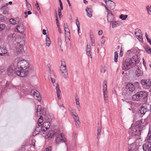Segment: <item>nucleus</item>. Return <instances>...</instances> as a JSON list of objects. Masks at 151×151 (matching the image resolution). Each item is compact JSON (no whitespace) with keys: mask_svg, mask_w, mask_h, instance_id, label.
Instances as JSON below:
<instances>
[{"mask_svg":"<svg viewBox=\"0 0 151 151\" xmlns=\"http://www.w3.org/2000/svg\"><path fill=\"white\" fill-rule=\"evenodd\" d=\"M144 128V126H139L136 125L134 126L132 125L128 131L129 135L133 137L137 136H139L141 134V132Z\"/></svg>","mask_w":151,"mask_h":151,"instance_id":"20e7f679","label":"nucleus"},{"mask_svg":"<svg viewBox=\"0 0 151 151\" xmlns=\"http://www.w3.org/2000/svg\"><path fill=\"white\" fill-rule=\"evenodd\" d=\"M59 106L60 109H61L62 110H63L65 108L63 104H60Z\"/></svg>","mask_w":151,"mask_h":151,"instance_id":"603ef678","label":"nucleus"},{"mask_svg":"<svg viewBox=\"0 0 151 151\" xmlns=\"http://www.w3.org/2000/svg\"><path fill=\"white\" fill-rule=\"evenodd\" d=\"M150 48V47L149 46H145V51L147 52V51L148 50V49H149Z\"/></svg>","mask_w":151,"mask_h":151,"instance_id":"6e6d98bb","label":"nucleus"},{"mask_svg":"<svg viewBox=\"0 0 151 151\" xmlns=\"http://www.w3.org/2000/svg\"><path fill=\"white\" fill-rule=\"evenodd\" d=\"M118 58V53L117 52H114V61L115 62H117V61Z\"/></svg>","mask_w":151,"mask_h":151,"instance_id":"ea45409f","label":"nucleus"},{"mask_svg":"<svg viewBox=\"0 0 151 151\" xmlns=\"http://www.w3.org/2000/svg\"><path fill=\"white\" fill-rule=\"evenodd\" d=\"M24 45V41L23 40L20 42H17V45L16 48V52L17 55L22 54L24 52L23 46Z\"/></svg>","mask_w":151,"mask_h":151,"instance_id":"39448f33","label":"nucleus"},{"mask_svg":"<svg viewBox=\"0 0 151 151\" xmlns=\"http://www.w3.org/2000/svg\"><path fill=\"white\" fill-rule=\"evenodd\" d=\"M42 127L43 128V131H45L50 127V123L49 122H45L42 124Z\"/></svg>","mask_w":151,"mask_h":151,"instance_id":"dca6fc26","label":"nucleus"},{"mask_svg":"<svg viewBox=\"0 0 151 151\" xmlns=\"http://www.w3.org/2000/svg\"><path fill=\"white\" fill-rule=\"evenodd\" d=\"M138 39L140 41H143V39L142 38V34L137 36Z\"/></svg>","mask_w":151,"mask_h":151,"instance_id":"09e8293b","label":"nucleus"},{"mask_svg":"<svg viewBox=\"0 0 151 151\" xmlns=\"http://www.w3.org/2000/svg\"><path fill=\"white\" fill-rule=\"evenodd\" d=\"M105 40H103L101 42V46L102 47L103 46V45L104 43L105 42Z\"/></svg>","mask_w":151,"mask_h":151,"instance_id":"e2e57ef3","label":"nucleus"},{"mask_svg":"<svg viewBox=\"0 0 151 151\" xmlns=\"http://www.w3.org/2000/svg\"><path fill=\"white\" fill-rule=\"evenodd\" d=\"M43 117L42 116L40 117L38 122V124L42 125L41 123L43 121Z\"/></svg>","mask_w":151,"mask_h":151,"instance_id":"37998d69","label":"nucleus"},{"mask_svg":"<svg viewBox=\"0 0 151 151\" xmlns=\"http://www.w3.org/2000/svg\"><path fill=\"white\" fill-rule=\"evenodd\" d=\"M138 63V56L137 55L133 56L132 58L127 59L124 61L122 64V69L127 70L130 68L135 66Z\"/></svg>","mask_w":151,"mask_h":151,"instance_id":"f03ea898","label":"nucleus"},{"mask_svg":"<svg viewBox=\"0 0 151 151\" xmlns=\"http://www.w3.org/2000/svg\"><path fill=\"white\" fill-rule=\"evenodd\" d=\"M55 141L57 144H59L60 142H66V139L65 138H63L62 134H60L57 135Z\"/></svg>","mask_w":151,"mask_h":151,"instance_id":"9b49d317","label":"nucleus"},{"mask_svg":"<svg viewBox=\"0 0 151 151\" xmlns=\"http://www.w3.org/2000/svg\"><path fill=\"white\" fill-rule=\"evenodd\" d=\"M6 27L5 24H0V31L3 30Z\"/></svg>","mask_w":151,"mask_h":151,"instance_id":"c03bdc74","label":"nucleus"},{"mask_svg":"<svg viewBox=\"0 0 151 151\" xmlns=\"http://www.w3.org/2000/svg\"><path fill=\"white\" fill-rule=\"evenodd\" d=\"M16 71V68L14 69L13 67L12 66H9L7 70V73L8 75L11 77L14 74H17L16 73L15 71Z\"/></svg>","mask_w":151,"mask_h":151,"instance_id":"f8f14e48","label":"nucleus"},{"mask_svg":"<svg viewBox=\"0 0 151 151\" xmlns=\"http://www.w3.org/2000/svg\"><path fill=\"white\" fill-rule=\"evenodd\" d=\"M147 40L148 42L151 45V40L149 38H147Z\"/></svg>","mask_w":151,"mask_h":151,"instance_id":"774afa93","label":"nucleus"},{"mask_svg":"<svg viewBox=\"0 0 151 151\" xmlns=\"http://www.w3.org/2000/svg\"><path fill=\"white\" fill-rule=\"evenodd\" d=\"M114 19V16L113 14L107 16V20L108 22H111L112 21H113Z\"/></svg>","mask_w":151,"mask_h":151,"instance_id":"7c9ffc66","label":"nucleus"},{"mask_svg":"<svg viewBox=\"0 0 151 151\" xmlns=\"http://www.w3.org/2000/svg\"><path fill=\"white\" fill-rule=\"evenodd\" d=\"M43 128L42 126L37 124L36 125L34 131L33 132L32 136H35L37 134H38L41 131H43Z\"/></svg>","mask_w":151,"mask_h":151,"instance_id":"1a4fd4ad","label":"nucleus"},{"mask_svg":"<svg viewBox=\"0 0 151 151\" xmlns=\"http://www.w3.org/2000/svg\"><path fill=\"white\" fill-rule=\"evenodd\" d=\"M64 29L68 28V26L67 23H64Z\"/></svg>","mask_w":151,"mask_h":151,"instance_id":"680f3d73","label":"nucleus"},{"mask_svg":"<svg viewBox=\"0 0 151 151\" xmlns=\"http://www.w3.org/2000/svg\"><path fill=\"white\" fill-rule=\"evenodd\" d=\"M3 9L4 11H3V13L4 14H7L8 13V9L7 8L6 6H3L1 9Z\"/></svg>","mask_w":151,"mask_h":151,"instance_id":"72a5a7b5","label":"nucleus"},{"mask_svg":"<svg viewBox=\"0 0 151 151\" xmlns=\"http://www.w3.org/2000/svg\"><path fill=\"white\" fill-rule=\"evenodd\" d=\"M35 140H33L32 141V143L30 144L29 145L31 147H34L35 146Z\"/></svg>","mask_w":151,"mask_h":151,"instance_id":"8fccbe9b","label":"nucleus"},{"mask_svg":"<svg viewBox=\"0 0 151 151\" xmlns=\"http://www.w3.org/2000/svg\"><path fill=\"white\" fill-rule=\"evenodd\" d=\"M55 89L58 98V99H61V98L60 96V94L61 93V91L60 89L59 85L58 83H56V86Z\"/></svg>","mask_w":151,"mask_h":151,"instance_id":"b1692460","label":"nucleus"},{"mask_svg":"<svg viewBox=\"0 0 151 151\" xmlns=\"http://www.w3.org/2000/svg\"><path fill=\"white\" fill-rule=\"evenodd\" d=\"M60 70L62 73L63 74V76L66 78L68 77V73L67 70L66 69V65L64 61H62L60 67Z\"/></svg>","mask_w":151,"mask_h":151,"instance_id":"423d86ee","label":"nucleus"},{"mask_svg":"<svg viewBox=\"0 0 151 151\" xmlns=\"http://www.w3.org/2000/svg\"><path fill=\"white\" fill-rule=\"evenodd\" d=\"M107 92H105V93H103L104 101L106 102H108V96L107 95Z\"/></svg>","mask_w":151,"mask_h":151,"instance_id":"79ce46f5","label":"nucleus"},{"mask_svg":"<svg viewBox=\"0 0 151 151\" xmlns=\"http://www.w3.org/2000/svg\"><path fill=\"white\" fill-rule=\"evenodd\" d=\"M73 118L75 122V125L76 127L77 128H79L80 127V123L78 116L76 115L74 116H73Z\"/></svg>","mask_w":151,"mask_h":151,"instance_id":"f3484780","label":"nucleus"},{"mask_svg":"<svg viewBox=\"0 0 151 151\" xmlns=\"http://www.w3.org/2000/svg\"><path fill=\"white\" fill-rule=\"evenodd\" d=\"M47 136L48 137L50 138H52L54 136H56L57 134L55 132L51 130L50 131L46 134Z\"/></svg>","mask_w":151,"mask_h":151,"instance_id":"a878e982","label":"nucleus"},{"mask_svg":"<svg viewBox=\"0 0 151 151\" xmlns=\"http://www.w3.org/2000/svg\"><path fill=\"white\" fill-rule=\"evenodd\" d=\"M148 143H151V134L149 136L148 139Z\"/></svg>","mask_w":151,"mask_h":151,"instance_id":"052dcab7","label":"nucleus"},{"mask_svg":"<svg viewBox=\"0 0 151 151\" xmlns=\"http://www.w3.org/2000/svg\"><path fill=\"white\" fill-rule=\"evenodd\" d=\"M101 128L102 126L101 124H100L99 123H98V127L97 129V139L99 140V136L101 132Z\"/></svg>","mask_w":151,"mask_h":151,"instance_id":"393cba45","label":"nucleus"},{"mask_svg":"<svg viewBox=\"0 0 151 151\" xmlns=\"http://www.w3.org/2000/svg\"><path fill=\"white\" fill-rule=\"evenodd\" d=\"M86 53L88 57L91 59L92 58L91 55V54L90 51V46L88 45H87V47L86 48Z\"/></svg>","mask_w":151,"mask_h":151,"instance_id":"bb28decb","label":"nucleus"},{"mask_svg":"<svg viewBox=\"0 0 151 151\" xmlns=\"http://www.w3.org/2000/svg\"><path fill=\"white\" fill-rule=\"evenodd\" d=\"M134 84L136 85L137 86H138V88H139L140 87L139 86V82H135L134 83Z\"/></svg>","mask_w":151,"mask_h":151,"instance_id":"864d4df0","label":"nucleus"},{"mask_svg":"<svg viewBox=\"0 0 151 151\" xmlns=\"http://www.w3.org/2000/svg\"><path fill=\"white\" fill-rule=\"evenodd\" d=\"M26 6L28 10H31L32 9L31 5L29 3L27 0H25Z\"/></svg>","mask_w":151,"mask_h":151,"instance_id":"c9c22d12","label":"nucleus"},{"mask_svg":"<svg viewBox=\"0 0 151 151\" xmlns=\"http://www.w3.org/2000/svg\"><path fill=\"white\" fill-rule=\"evenodd\" d=\"M101 72L102 73H104L106 71V69L105 67H102L100 70Z\"/></svg>","mask_w":151,"mask_h":151,"instance_id":"de8ad7c7","label":"nucleus"},{"mask_svg":"<svg viewBox=\"0 0 151 151\" xmlns=\"http://www.w3.org/2000/svg\"><path fill=\"white\" fill-rule=\"evenodd\" d=\"M31 95L34 96L38 101H40L41 100V97L39 92L35 89L32 90L31 92Z\"/></svg>","mask_w":151,"mask_h":151,"instance_id":"9d476101","label":"nucleus"},{"mask_svg":"<svg viewBox=\"0 0 151 151\" xmlns=\"http://www.w3.org/2000/svg\"><path fill=\"white\" fill-rule=\"evenodd\" d=\"M127 15H124L123 14H121L119 16V18L121 19L122 20H125L128 17Z\"/></svg>","mask_w":151,"mask_h":151,"instance_id":"e433bc0d","label":"nucleus"},{"mask_svg":"<svg viewBox=\"0 0 151 151\" xmlns=\"http://www.w3.org/2000/svg\"><path fill=\"white\" fill-rule=\"evenodd\" d=\"M4 70V68L3 67H0V71L1 72H3Z\"/></svg>","mask_w":151,"mask_h":151,"instance_id":"69168bd1","label":"nucleus"},{"mask_svg":"<svg viewBox=\"0 0 151 151\" xmlns=\"http://www.w3.org/2000/svg\"><path fill=\"white\" fill-rule=\"evenodd\" d=\"M15 34H11L9 35V37H10L11 38H13L14 37V36H15Z\"/></svg>","mask_w":151,"mask_h":151,"instance_id":"0e129e2a","label":"nucleus"},{"mask_svg":"<svg viewBox=\"0 0 151 151\" xmlns=\"http://www.w3.org/2000/svg\"><path fill=\"white\" fill-rule=\"evenodd\" d=\"M140 67H137L136 69L135 73L137 77L141 76L143 72Z\"/></svg>","mask_w":151,"mask_h":151,"instance_id":"5701e85b","label":"nucleus"},{"mask_svg":"<svg viewBox=\"0 0 151 151\" xmlns=\"http://www.w3.org/2000/svg\"><path fill=\"white\" fill-rule=\"evenodd\" d=\"M44 151H52L51 149V147H48L46 148Z\"/></svg>","mask_w":151,"mask_h":151,"instance_id":"5fc2aeb1","label":"nucleus"},{"mask_svg":"<svg viewBox=\"0 0 151 151\" xmlns=\"http://www.w3.org/2000/svg\"><path fill=\"white\" fill-rule=\"evenodd\" d=\"M86 15L88 17L91 18L92 16V10L91 8L87 7L86 9Z\"/></svg>","mask_w":151,"mask_h":151,"instance_id":"412c9836","label":"nucleus"},{"mask_svg":"<svg viewBox=\"0 0 151 151\" xmlns=\"http://www.w3.org/2000/svg\"><path fill=\"white\" fill-rule=\"evenodd\" d=\"M27 143L26 142H23L21 146V149L22 151H24L25 150V147L27 146Z\"/></svg>","mask_w":151,"mask_h":151,"instance_id":"58836bf2","label":"nucleus"},{"mask_svg":"<svg viewBox=\"0 0 151 151\" xmlns=\"http://www.w3.org/2000/svg\"><path fill=\"white\" fill-rule=\"evenodd\" d=\"M147 93L146 91H139L132 96V99L133 101L145 103L147 101Z\"/></svg>","mask_w":151,"mask_h":151,"instance_id":"7ed1b4c3","label":"nucleus"},{"mask_svg":"<svg viewBox=\"0 0 151 151\" xmlns=\"http://www.w3.org/2000/svg\"><path fill=\"white\" fill-rule=\"evenodd\" d=\"M45 41L46 42V45L48 47H49L51 43V42L50 40V39L48 37V35H46Z\"/></svg>","mask_w":151,"mask_h":151,"instance_id":"c85d7f7f","label":"nucleus"},{"mask_svg":"<svg viewBox=\"0 0 151 151\" xmlns=\"http://www.w3.org/2000/svg\"><path fill=\"white\" fill-rule=\"evenodd\" d=\"M112 27V28H116L117 27H118L119 25V24L118 22L115 21H113L111 22Z\"/></svg>","mask_w":151,"mask_h":151,"instance_id":"2f4dec72","label":"nucleus"},{"mask_svg":"<svg viewBox=\"0 0 151 151\" xmlns=\"http://www.w3.org/2000/svg\"><path fill=\"white\" fill-rule=\"evenodd\" d=\"M50 79L52 82V83H54L55 82V79L54 78H52V77L50 78Z\"/></svg>","mask_w":151,"mask_h":151,"instance_id":"338daca9","label":"nucleus"},{"mask_svg":"<svg viewBox=\"0 0 151 151\" xmlns=\"http://www.w3.org/2000/svg\"><path fill=\"white\" fill-rule=\"evenodd\" d=\"M107 12V16H109L110 15L113 14L112 13V12L111 11L109 10Z\"/></svg>","mask_w":151,"mask_h":151,"instance_id":"bf43d9fd","label":"nucleus"},{"mask_svg":"<svg viewBox=\"0 0 151 151\" xmlns=\"http://www.w3.org/2000/svg\"><path fill=\"white\" fill-rule=\"evenodd\" d=\"M70 111L71 116H74L77 115V113L75 110L73 109H71L70 110Z\"/></svg>","mask_w":151,"mask_h":151,"instance_id":"f704fd0d","label":"nucleus"},{"mask_svg":"<svg viewBox=\"0 0 151 151\" xmlns=\"http://www.w3.org/2000/svg\"><path fill=\"white\" fill-rule=\"evenodd\" d=\"M41 106L40 105H38L37 106V112L38 113L39 112L40 114H41Z\"/></svg>","mask_w":151,"mask_h":151,"instance_id":"a19ab883","label":"nucleus"},{"mask_svg":"<svg viewBox=\"0 0 151 151\" xmlns=\"http://www.w3.org/2000/svg\"><path fill=\"white\" fill-rule=\"evenodd\" d=\"M4 18L2 15H0V22L4 20Z\"/></svg>","mask_w":151,"mask_h":151,"instance_id":"13d9d810","label":"nucleus"},{"mask_svg":"<svg viewBox=\"0 0 151 151\" xmlns=\"http://www.w3.org/2000/svg\"><path fill=\"white\" fill-rule=\"evenodd\" d=\"M22 20V18L21 17H17L16 18V20L13 19H11L9 20V22L12 24H15L17 23H19Z\"/></svg>","mask_w":151,"mask_h":151,"instance_id":"4468645a","label":"nucleus"},{"mask_svg":"<svg viewBox=\"0 0 151 151\" xmlns=\"http://www.w3.org/2000/svg\"><path fill=\"white\" fill-rule=\"evenodd\" d=\"M134 34L136 37H137V36L142 35V33L140 29H139V28H137L135 29Z\"/></svg>","mask_w":151,"mask_h":151,"instance_id":"473e14b6","label":"nucleus"},{"mask_svg":"<svg viewBox=\"0 0 151 151\" xmlns=\"http://www.w3.org/2000/svg\"><path fill=\"white\" fill-rule=\"evenodd\" d=\"M25 28V27L24 25V22L22 21L21 22L18 23L16 26V29L18 32L22 33L24 32Z\"/></svg>","mask_w":151,"mask_h":151,"instance_id":"0eeeda50","label":"nucleus"},{"mask_svg":"<svg viewBox=\"0 0 151 151\" xmlns=\"http://www.w3.org/2000/svg\"><path fill=\"white\" fill-rule=\"evenodd\" d=\"M142 147L144 151H151V143H146L143 145Z\"/></svg>","mask_w":151,"mask_h":151,"instance_id":"2eb2a0df","label":"nucleus"},{"mask_svg":"<svg viewBox=\"0 0 151 151\" xmlns=\"http://www.w3.org/2000/svg\"><path fill=\"white\" fill-rule=\"evenodd\" d=\"M146 9L148 13H149V12H151V5L150 7L149 6H147L146 7Z\"/></svg>","mask_w":151,"mask_h":151,"instance_id":"3c124183","label":"nucleus"},{"mask_svg":"<svg viewBox=\"0 0 151 151\" xmlns=\"http://www.w3.org/2000/svg\"><path fill=\"white\" fill-rule=\"evenodd\" d=\"M147 111H148L146 107L141 106L138 111V113L139 114H141L144 115Z\"/></svg>","mask_w":151,"mask_h":151,"instance_id":"a211bd4d","label":"nucleus"},{"mask_svg":"<svg viewBox=\"0 0 151 151\" xmlns=\"http://www.w3.org/2000/svg\"><path fill=\"white\" fill-rule=\"evenodd\" d=\"M126 88L131 92H132L135 90L134 86L131 83L128 84L126 86Z\"/></svg>","mask_w":151,"mask_h":151,"instance_id":"6ab92c4d","label":"nucleus"},{"mask_svg":"<svg viewBox=\"0 0 151 151\" xmlns=\"http://www.w3.org/2000/svg\"><path fill=\"white\" fill-rule=\"evenodd\" d=\"M104 85L103 86V93H105V92H107V82L104 81L103 82Z\"/></svg>","mask_w":151,"mask_h":151,"instance_id":"c756f323","label":"nucleus"},{"mask_svg":"<svg viewBox=\"0 0 151 151\" xmlns=\"http://www.w3.org/2000/svg\"><path fill=\"white\" fill-rule=\"evenodd\" d=\"M65 36L67 37L70 36V32L68 28L64 29Z\"/></svg>","mask_w":151,"mask_h":151,"instance_id":"4c0bfd02","label":"nucleus"},{"mask_svg":"<svg viewBox=\"0 0 151 151\" xmlns=\"http://www.w3.org/2000/svg\"><path fill=\"white\" fill-rule=\"evenodd\" d=\"M141 83L144 88H148L151 86V79L141 80Z\"/></svg>","mask_w":151,"mask_h":151,"instance_id":"6e6552de","label":"nucleus"},{"mask_svg":"<svg viewBox=\"0 0 151 151\" xmlns=\"http://www.w3.org/2000/svg\"><path fill=\"white\" fill-rule=\"evenodd\" d=\"M106 5L111 10H113L116 6V4L115 3L111 0H109V1H108Z\"/></svg>","mask_w":151,"mask_h":151,"instance_id":"ddd939ff","label":"nucleus"},{"mask_svg":"<svg viewBox=\"0 0 151 151\" xmlns=\"http://www.w3.org/2000/svg\"><path fill=\"white\" fill-rule=\"evenodd\" d=\"M128 151H138L137 149H134L132 147L130 148Z\"/></svg>","mask_w":151,"mask_h":151,"instance_id":"4d7b16f0","label":"nucleus"},{"mask_svg":"<svg viewBox=\"0 0 151 151\" xmlns=\"http://www.w3.org/2000/svg\"><path fill=\"white\" fill-rule=\"evenodd\" d=\"M17 68H16L17 75L21 77L27 76L29 69V64L25 60L19 61L17 63Z\"/></svg>","mask_w":151,"mask_h":151,"instance_id":"f257e3e1","label":"nucleus"},{"mask_svg":"<svg viewBox=\"0 0 151 151\" xmlns=\"http://www.w3.org/2000/svg\"><path fill=\"white\" fill-rule=\"evenodd\" d=\"M76 24L77 27L78 28V29L79 30V28H80V24L78 18H77L76 20Z\"/></svg>","mask_w":151,"mask_h":151,"instance_id":"a18cd8bd","label":"nucleus"},{"mask_svg":"<svg viewBox=\"0 0 151 151\" xmlns=\"http://www.w3.org/2000/svg\"><path fill=\"white\" fill-rule=\"evenodd\" d=\"M122 97L125 99L128 100L130 99V95L128 93L127 90H125L122 93Z\"/></svg>","mask_w":151,"mask_h":151,"instance_id":"4be33fe9","label":"nucleus"},{"mask_svg":"<svg viewBox=\"0 0 151 151\" xmlns=\"http://www.w3.org/2000/svg\"><path fill=\"white\" fill-rule=\"evenodd\" d=\"M58 45L60 47L61 45L62 44V40L61 38L60 37H58Z\"/></svg>","mask_w":151,"mask_h":151,"instance_id":"49530a36","label":"nucleus"},{"mask_svg":"<svg viewBox=\"0 0 151 151\" xmlns=\"http://www.w3.org/2000/svg\"><path fill=\"white\" fill-rule=\"evenodd\" d=\"M143 120L142 119L140 120L139 121H138L136 122V124L138 125V126H144V128L145 126L146 125L147 122H145V123L143 122Z\"/></svg>","mask_w":151,"mask_h":151,"instance_id":"cd10ccee","label":"nucleus"},{"mask_svg":"<svg viewBox=\"0 0 151 151\" xmlns=\"http://www.w3.org/2000/svg\"><path fill=\"white\" fill-rule=\"evenodd\" d=\"M7 52V50L6 47L4 46H0V55L3 56Z\"/></svg>","mask_w":151,"mask_h":151,"instance_id":"aec40b11","label":"nucleus"}]
</instances>
